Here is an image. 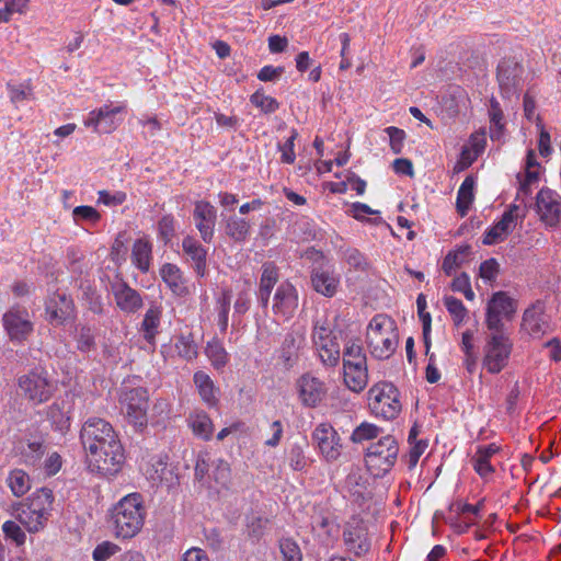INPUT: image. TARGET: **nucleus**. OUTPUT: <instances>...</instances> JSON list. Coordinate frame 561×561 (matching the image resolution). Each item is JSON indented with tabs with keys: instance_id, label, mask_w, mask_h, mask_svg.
Here are the masks:
<instances>
[{
	"instance_id": "1",
	"label": "nucleus",
	"mask_w": 561,
	"mask_h": 561,
	"mask_svg": "<svg viewBox=\"0 0 561 561\" xmlns=\"http://www.w3.org/2000/svg\"><path fill=\"white\" fill-rule=\"evenodd\" d=\"M146 511L140 494L123 497L110 512V523L116 537L128 539L142 528Z\"/></svg>"
},
{
	"instance_id": "2",
	"label": "nucleus",
	"mask_w": 561,
	"mask_h": 561,
	"mask_svg": "<svg viewBox=\"0 0 561 561\" xmlns=\"http://www.w3.org/2000/svg\"><path fill=\"white\" fill-rule=\"evenodd\" d=\"M53 503V491L42 488L33 492L24 502L14 505L12 515L30 533H37L47 524Z\"/></svg>"
},
{
	"instance_id": "3",
	"label": "nucleus",
	"mask_w": 561,
	"mask_h": 561,
	"mask_svg": "<svg viewBox=\"0 0 561 561\" xmlns=\"http://www.w3.org/2000/svg\"><path fill=\"white\" fill-rule=\"evenodd\" d=\"M399 334L396 322L386 314H376L369 322L366 343L377 359H388L396 352Z\"/></svg>"
},
{
	"instance_id": "4",
	"label": "nucleus",
	"mask_w": 561,
	"mask_h": 561,
	"mask_svg": "<svg viewBox=\"0 0 561 561\" xmlns=\"http://www.w3.org/2000/svg\"><path fill=\"white\" fill-rule=\"evenodd\" d=\"M108 444H99L87 451L88 466L91 471L98 472L104 477L116 476L126 460L125 449L121 439L113 438Z\"/></svg>"
},
{
	"instance_id": "5",
	"label": "nucleus",
	"mask_w": 561,
	"mask_h": 561,
	"mask_svg": "<svg viewBox=\"0 0 561 561\" xmlns=\"http://www.w3.org/2000/svg\"><path fill=\"white\" fill-rule=\"evenodd\" d=\"M368 405L376 417L394 420L402 411L400 391L391 382L379 381L368 390Z\"/></svg>"
},
{
	"instance_id": "6",
	"label": "nucleus",
	"mask_w": 561,
	"mask_h": 561,
	"mask_svg": "<svg viewBox=\"0 0 561 561\" xmlns=\"http://www.w3.org/2000/svg\"><path fill=\"white\" fill-rule=\"evenodd\" d=\"M22 394L33 404L48 401L57 390L56 381L44 369H33L18 380Z\"/></svg>"
},
{
	"instance_id": "7",
	"label": "nucleus",
	"mask_w": 561,
	"mask_h": 561,
	"mask_svg": "<svg viewBox=\"0 0 561 561\" xmlns=\"http://www.w3.org/2000/svg\"><path fill=\"white\" fill-rule=\"evenodd\" d=\"M398 454L399 446L396 438L387 435L370 444L365 455V462L375 476H383L394 466Z\"/></svg>"
},
{
	"instance_id": "8",
	"label": "nucleus",
	"mask_w": 561,
	"mask_h": 561,
	"mask_svg": "<svg viewBox=\"0 0 561 561\" xmlns=\"http://www.w3.org/2000/svg\"><path fill=\"white\" fill-rule=\"evenodd\" d=\"M127 105L124 102H113L90 111L83 119V125L99 135L112 134L124 121Z\"/></svg>"
},
{
	"instance_id": "9",
	"label": "nucleus",
	"mask_w": 561,
	"mask_h": 561,
	"mask_svg": "<svg viewBox=\"0 0 561 561\" xmlns=\"http://www.w3.org/2000/svg\"><path fill=\"white\" fill-rule=\"evenodd\" d=\"M513 343L505 331H490L483 348V367L490 374H499L508 363Z\"/></svg>"
},
{
	"instance_id": "10",
	"label": "nucleus",
	"mask_w": 561,
	"mask_h": 561,
	"mask_svg": "<svg viewBox=\"0 0 561 561\" xmlns=\"http://www.w3.org/2000/svg\"><path fill=\"white\" fill-rule=\"evenodd\" d=\"M122 410L128 422L138 431L147 426L148 392L142 387L124 388L119 396Z\"/></svg>"
},
{
	"instance_id": "11",
	"label": "nucleus",
	"mask_w": 561,
	"mask_h": 561,
	"mask_svg": "<svg viewBox=\"0 0 561 561\" xmlns=\"http://www.w3.org/2000/svg\"><path fill=\"white\" fill-rule=\"evenodd\" d=\"M517 311V300L506 291L494 293L488 301L485 324L489 331H505L503 320L511 321Z\"/></svg>"
},
{
	"instance_id": "12",
	"label": "nucleus",
	"mask_w": 561,
	"mask_h": 561,
	"mask_svg": "<svg viewBox=\"0 0 561 561\" xmlns=\"http://www.w3.org/2000/svg\"><path fill=\"white\" fill-rule=\"evenodd\" d=\"M312 340L321 363L327 367H335L341 358L340 344L325 321L314 323Z\"/></svg>"
},
{
	"instance_id": "13",
	"label": "nucleus",
	"mask_w": 561,
	"mask_h": 561,
	"mask_svg": "<svg viewBox=\"0 0 561 561\" xmlns=\"http://www.w3.org/2000/svg\"><path fill=\"white\" fill-rule=\"evenodd\" d=\"M311 438L325 461L333 462L340 458L343 447L341 437L330 423L318 424L311 434Z\"/></svg>"
},
{
	"instance_id": "14",
	"label": "nucleus",
	"mask_w": 561,
	"mask_h": 561,
	"mask_svg": "<svg viewBox=\"0 0 561 561\" xmlns=\"http://www.w3.org/2000/svg\"><path fill=\"white\" fill-rule=\"evenodd\" d=\"M117 437L112 424L100 417L88 419L80 431V440L85 453L99 444H111L112 439Z\"/></svg>"
},
{
	"instance_id": "15",
	"label": "nucleus",
	"mask_w": 561,
	"mask_h": 561,
	"mask_svg": "<svg viewBox=\"0 0 561 561\" xmlns=\"http://www.w3.org/2000/svg\"><path fill=\"white\" fill-rule=\"evenodd\" d=\"M2 324L10 340L19 343L26 341L34 330L28 311L18 306L3 314Z\"/></svg>"
},
{
	"instance_id": "16",
	"label": "nucleus",
	"mask_w": 561,
	"mask_h": 561,
	"mask_svg": "<svg viewBox=\"0 0 561 561\" xmlns=\"http://www.w3.org/2000/svg\"><path fill=\"white\" fill-rule=\"evenodd\" d=\"M520 328L535 339L542 337L551 330L550 317L546 313L545 301L538 299L525 309Z\"/></svg>"
},
{
	"instance_id": "17",
	"label": "nucleus",
	"mask_w": 561,
	"mask_h": 561,
	"mask_svg": "<svg viewBox=\"0 0 561 561\" xmlns=\"http://www.w3.org/2000/svg\"><path fill=\"white\" fill-rule=\"evenodd\" d=\"M524 68L514 59H504L497 66V81L504 98L517 96L522 88Z\"/></svg>"
},
{
	"instance_id": "18",
	"label": "nucleus",
	"mask_w": 561,
	"mask_h": 561,
	"mask_svg": "<svg viewBox=\"0 0 561 561\" xmlns=\"http://www.w3.org/2000/svg\"><path fill=\"white\" fill-rule=\"evenodd\" d=\"M47 320L56 325L73 318L75 304L65 293H55L45 302Z\"/></svg>"
},
{
	"instance_id": "19",
	"label": "nucleus",
	"mask_w": 561,
	"mask_h": 561,
	"mask_svg": "<svg viewBox=\"0 0 561 561\" xmlns=\"http://www.w3.org/2000/svg\"><path fill=\"white\" fill-rule=\"evenodd\" d=\"M298 308V293L289 282H283L275 291L272 310L275 314L289 319Z\"/></svg>"
},
{
	"instance_id": "20",
	"label": "nucleus",
	"mask_w": 561,
	"mask_h": 561,
	"mask_svg": "<svg viewBox=\"0 0 561 561\" xmlns=\"http://www.w3.org/2000/svg\"><path fill=\"white\" fill-rule=\"evenodd\" d=\"M297 389L301 403L308 408H316L327 392L324 383L310 374H305L297 380Z\"/></svg>"
},
{
	"instance_id": "21",
	"label": "nucleus",
	"mask_w": 561,
	"mask_h": 561,
	"mask_svg": "<svg viewBox=\"0 0 561 561\" xmlns=\"http://www.w3.org/2000/svg\"><path fill=\"white\" fill-rule=\"evenodd\" d=\"M304 344L305 333L302 331L291 330L285 335L278 348V360L285 369H290L298 363Z\"/></svg>"
},
{
	"instance_id": "22",
	"label": "nucleus",
	"mask_w": 561,
	"mask_h": 561,
	"mask_svg": "<svg viewBox=\"0 0 561 561\" xmlns=\"http://www.w3.org/2000/svg\"><path fill=\"white\" fill-rule=\"evenodd\" d=\"M112 293L116 306L126 313H135L144 306V300L139 291L131 288L125 282L112 284Z\"/></svg>"
},
{
	"instance_id": "23",
	"label": "nucleus",
	"mask_w": 561,
	"mask_h": 561,
	"mask_svg": "<svg viewBox=\"0 0 561 561\" xmlns=\"http://www.w3.org/2000/svg\"><path fill=\"white\" fill-rule=\"evenodd\" d=\"M162 316V306L153 302L146 310L140 323L139 332L144 340L151 346L152 351L156 348L157 336L160 334Z\"/></svg>"
},
{
	"instance_id": "24",
	"label": "nucleus",
	"mask_w": 561,
	"mask_h": 561,
	"mask_svg": "<svg viewBox=\"0 0 561 561\" xmlns=\"http://www.w3.org/2000/svg\"><path fill=\"white\" fill-rule=\"evenodd\" d=\"M312 288L324 297H333L340 284L339 277L329 268L320 265L311 272Z\"/></svg>"
},
{
	"instance_id": "25",
	"label": "nucleus",
	"mask_w": 561,
	"mask_h": 561,
	"mask_svg": "<svg viewBox=\"0 0 561 561\" xmlns=\"http://www.w3.org/2000/svg\"><path fill=\"white\" fill-rule=\"evenodd\" d=\"M184 254L192 262V267L199 277L207 274V250L193 237H185L182 241Z\"/></svg>"
},
{
	"instance_id": "26",
	"label": "nucleus",
	"mask_w": 561,
	"mask_h": 561,
	"mask_svg": "<svg viewBox=\"0 0 561 561\" xmlns=\"http://www.w3.org/2000/svg\"><path fill=\"white\" fill-rule=\"evenodd\" d=\"M279 274L277 266L272 262L262 265V274L257 290V300L263 308H266L270 301L271 293L278 282Z\"/></svg>"
},
{
	"instance_id": "27",
	"label": "nucleus",
	"mask_w": 561,
	"mask_h": 561,
	"mask_svg": "<svg viewBox=\"0 0 561 561\" xmlns=\"http://www.w3.org/2000/svg\"><path fill=\"white\" fill-rule=\"evenodd\" d=\"M160 276L174 295L182 297L188 294L183 274L175 264H163L160 268Z\"/></svg>"
},
{
	"instance_id": "28",
	"label": "nucleus",
	"mask_w": 561,
	"mask_h": 561,
	"mask_svg": "<svg viewBox=\"0 0 561 561\" xmlns=\"http://www.w3.org/2000/svg\"><path fill=\"white\" fill-rule=\"evenodd\" d=\"M499 451L495 444L479 446L476 454L471 458L473 469L481 478H488L494 472L490 460Z\"/></svg>"
},
{
	"instance_id": "29",
	"label": "nucleus",
	"mask_w": 561,
	"mask_h": 561,
	"mask_svg": "<svg viewBox=\"0 0 561 561\" xmlns=\"http://www.w3.org/2000/svg\"><path fill=\"white\" fill-rule=\"evenodd\" d=\"M152 261V244L147 237L137 239L131 249V262L141 272L150 270Z\"/></svg>"
},
{
	"instance_id": "30",
	"label": "nucleus",
	"mask_w": 561,
	"mask_h": 561,
	"mask_svg": "<svg viewBox=\"0 0 561 561\" xmlns=\"http://www.w3.org/2000/svg\"><path fill=\"white\" fill-rule=\"evenodd\" d=\"M343 380L345 386L353 392H362L368 383L367 365H348L343 367Z\"/></svg>"
},
{
	"instance_id": "31",
	"label": "nucleus",
	"mask_w": 561,
	"mask_h": 561,
	"mask_svg": "<svg viewBox=\"0 0 561 561\" xmlns=\"http://www.w3.org/2000/svg\"><path fill=\"white\" fill-rule=\"evenodd\" d=\"M70 402L65 399L56 400L47 411V416L53 426L60 432L70 427Z\"/></svg>"
},
{
	"instance_id": "32",
	"label": "nucleus",
	"mask_w": 561,
	"mask_h": 561,
	"mask_svg": "<svg viewBox=\"0 0 561 561\" xmlns=\"http://www.w3.org/2000/svg\"><path fill=\"white\" fill-rule=\"evenodd\" d=\"M514 221V213H503L501 220L484 233L483 243L490 245L503 241L512 230Z\"/></svg>"
},
{
	"instance_id": "33",
	"label": "nucleus",
	"mask_w": 561,
	"mask_h": 561,
	"mask_svg": "<svg viewBox=\"0 0 561 561\" xmlns=\"http://www.w3.org/2000/svg\"><path fill=\"white\" fill-rule=\"evenodd\" d=\"M308 442L304 438L301 442L293 443L286 451V459L289 467L295 471H302L309 465V458L306 456Z\"/></svg>"
},
{
	"instance_id": "34",
	"label": "nucleus",
	"mask_w": 561,
	"mask_h": 561,
	"mask_svg": "<svg viewBox=\"0 0 561 561\" xmlns=\"http://www.w3.org/2000/svg\"><path fill=\"white\" fill-rule=\"evenodd\" d=\"M7 90L10 101L15 105L35 99L31 79L21 82L11 80L7 83Z\"/></svg>"
},
{
	"instance_id": "35",
	"label": "nucleus",
	"mask_w": 561,
	"mask_h": 561,
	"mask_svg": "<svg viewBox=\"0 0 561 561\" xmlns=\"http://www.w3.org/2000/svg\"><path fill=\"white\" fill-rule=\"evenodd\" d=\"M173 343L178 357L185 360H193L197 357L198 347L191 332L175 335Z\"/></svg>"
},
{
	"instance_id": "36",
	"label": "nucleus",
	"mask_w": 561,
	"mask_h": 561,
	"mask_svg": "<svg viewBox=\"0 0 561 561\" xmlns=\"http://www.w3.org/2000/svg\"><path fill=\"white\" fill-rule=\"evenodd\" d=\"M194 383L198 389L202 400L209 407H215L218 402L215 391V386L210 377L199 370L194 374Z\"/></svg>"
},
{
	"instance_id": "37",
	"label": "nucleus",
	"mask_w": 561,
	"mask_h": 561,
	"mask_svg": "<svg viewBox=\"0 0 561 561\" xmlns=\"http://www.w3.org/2000/svg\"><path fill=\"white\" fill-rule=\"evenodd\" d=\"M190 426L193 433L203 438L204 440H209L214 433V425L208 416V414L204 411H198L192 413L188 417Z\"/></svg>"
},
{
	"instance_id": "38",
	"label": "nucleus",
	"mask_w": 561,
	"mask_h": 561,
	"mask_svg": "<svg viewBox=\"0 0 561 561\" xmlns=\"http://www.w3.org/2000/svg\"><path fill=\"white\" fill-rule=\"evenodd\" d=\"M470 254V245H461L456 250L448 252L447 255L444 257L442 270L446 275H453L458 267H460L465 262L468 261Z\"/></svg>"
},
{
	"instance_id": "39",
	"label": "nucleus",
	"mask_w": 561,
	"mask_h": 561,
	"mask_svg": "<svg viewBox=\"0 0 561 561\" xmlns=\"http://www.w3.org/2000/svg\"><path fill=\"white\" fill-rule=\"evenodd\" d=\"M172 474L168 466L167 459L161 456H156L150 459L146 468V476L154 483H162L169 481V476Z\"/></svg>"
},
{
	"instance_id": "40",
	"label": "nucleus",
	"mask_w": 561,
	"mask_h": 561,
	"mask_svg": "<svg viewBox=\"0 0 561 561\" xmlns=\"http://www.w3.org/2000/svg\"><path fill=\"white\" fill-rule=\"evenodd\" d=\"M205 354L216 370H222L229 363V354L219 340L213 339L209 341Z\"/></svg>"
},
{
	"instance_id": "41",
	"label": "nucleus",
	"mask_w": 561,
	"mask_h": 561,
	"mask_svg": "<svg viewBox=\"0 0 561 561\" xmlns=\"http://www.w3.org/2000/svg\"><path fill=\"white\" fill-rule=\"evenodd\" d=\"M7 483L13 495L18 497L24 495L31 489L30 476L22 469L11 470L7 478Z\"/></svg>"
},
{
	"instance_id": "42",
	"label": "nucleus",
	"mask_w": 561,
	"mask_h": 561,
	"mask_svg": "<svg viewBox=\"0 0 561 561\" xmlns=\"http://www.w3.org/2000/svg\"><path fill=\"white\" fill-rule=\"evenodd\" d=\"M367 365V357L358 341H348L343 351V367Z\"/></svg>"
},
{
	"instance_id": "43",
	"label": "nucleus",
	"mask_w": 561,
	"mask_h": 561,
	"mask_svg": "<svg viewBox=\"0 0 561 561\" xmlns=\"http://www.w3.org/2000/svg\"><path fill=\"white\" fill-rule=\"evenodd\" d=\"M250 230L249 222L237 215L229 216L226 220V233L234 241L245 240Z\"/></svg>"
},
{
	"instance_id": "44",
	"label": "nucleus",
	"mask_w": 561,
	"mask_h": 561,
	"mask_svg": "<svg viewBox=\"0 0 561 561\" xmlns=\"http://www.w3.org/2000/svg\"><path fill=\"white\" fill-rule=\"evenodd\" d=\"M194 222L201 232L202 239L209 243L214 236L216 213H194Z\"/></svg>"
},
{
	"instance_id": "45",
	"label": "nucleus",
	"mask_w": 561,
	"mask_h": 561,
	"mask_svg": "<svg viewBox=\"0 0 561 561\" xmlns=\"http://www.w3.org/2000/svg\"><path fill=\"white\" fill-rule=\"evenodd\" d=\"M474 185L476 181L472 176H467L461 183L458 194L456 210H468L474 199Z\"/></svg>"
},
{
	"instance_id": "46",
	"label": "nucleus",
	"mask_w": 561,
	"mask_h": 561,
	"mask_svg": "<svg viewBox=\"0 0 561 561\" xmlns=\"http://www.w3.org/2000/svg\"><path fill=\"white\" fill-rule=\"evenodd\" d=\"M537 210H560L561 196L551 188H541L536 196Z\"/></svg>"
},
{
	"instance_id": "47",
	"label": "nucleus",
	"mask_w": 561,
	"mask_h": 561,
	"mask_svg": "<svg viewBox=\"0 0 561 561\" xmlns=\"http://www.w3.org/2000/svg\"><path fill=\"white\" fill-rule=\"evenodd\" d=\"M344 540L350 552H353L355 556H363L367 553L370 549V543L366 537H362L359 534L355 531L344 533Z\"/></svg>"
},
{
	"instance_id": "48",
	"label": "nucleus",
	"mask_w": 561,
	"mask_h": 561,
	"mask_svg": "<svg viewBox=\"0 0 561 561\" xmlns=\"http://www.w3.org/2000/svg\"><path fill=\"white\" fill-rule=\"evenodd\" d=\"M76 342L78 351L89 353L96 347L95 333L90 327L82 325L78 329L76 334Z\"/></svg>"
},
{
	"instance_id": "49",
	"label": "nucleus",
	"mask_w": 561,
	"mask_h": 561,
	"mask_svg": "<svg viewBox=\"0 0 561 561\" xmlns=\"http://www.w3.org/2000/svg\"><path fill=\"white\" fill-rule=\"evenodd\" d=\"M444 306L450 313L455 325H460L467 318L468 310L458 298L454 296L444 297Z\"/></svg>"
},
{
	"instance_id": "50",
	"label": "nucleus",
	"mask_w": 561,
	"mask_h": 561,
	"mask_svg": "<svg viewBox=\"0 0 561 561\" xmlns=\"http://www.w3.org/2000/svg\"><path fill=\"white\" fill-rule=\"evenodd\" d=\"M250 102L255 107L260 108L261 112L264 113V114L275 113L278 110V107H279V103L277 102L276 99H274V98H272L270 95H266L261 90L255 91L250 96Z\"/></svg>"
},
{
	"instance_id": "51",
	"label": "nucleus",
	"mask_w": 561,
	"mask_h": 561,
	"mask_svg": "<svg viewBox=\"0 0 561 561\" xmlns=\"http://www.w3.org/2000/svg\"><path fill=\"white\" fill-rule=\"evenodd\" d=\"M232 293L230 289H224L218 298V324L225 332L228 328V316L230 310Z\"/></svg>"
},
{
	"instance_id": "52",
	"label": "nucleus",
	"mask_w": 561,
	"mask_h": 561,
	"mask_svg": "<svg viewBox=\"0 0 561 561\" xmlns=\"http://www.w3.org/2000/svg\"><path fill=\"white\" fill-rule=\"evenodd\" d=\"M380 433V428L375 424L363 422L352 433L351 440L353 443H363L376 438Z\"/></svg>"
},
{
	"instance_id": "53",
	"label": "nucleus",
	"mask_w": 561,
	"mask_h": 561,
	"mask_svg": "<svg viewBox=\"0 0 561 561\" xmlns=\"http://www.w3.org/2000/svg\"><path fill=\"white\" fill-rule=\"evenodd\" d=\"M489 114H490V123H491V137L492 138L500 137V135L502 134V130L504 128V124H503L504 115H503V112L501 110L499 102L494 99L491 100Z\"/></svg>"
},
{
	"instance_id": "54",
	"label": "nucleus",
	"mask_w": 561,
	"mask_h": 561,
	"mask_svg": "<svg viewBox=\"0 0 561 561\" xmlns=\"http://www.w3.org/2000/svg\"><path fill=\"white\" fill-rule=\"evenodd\" d=\"M211 472L210 476L214 478V480L222 485L226 486L230 480V466L229 463L224 459H216L211 462Z\"/></svg>"
},
{
	"instance_id": "55",
	"label": "nucleus",
	"mask_w": 561,
	"mask_h": 561,
	"mask_svg": "<svg viewBox=\"0 0 561 561\" xmlns=\"http://www.w3.org/2000/svg\"><path fill=\"white\" fill-rule=\"evenodd\" d=\"M250 306L251 284L249 280H245L243 287L238 291L237 299L233 305L234 313L242 316L249 311Z\"/></svg>"
},
{
	"instance_id": "56",
	"label": "nucleus",
	"mask_w": 561,
	"mask_h": 561,
	"mask_svg": "<svg viewBox=\"0 0 561 561\" xmlns=\"http://www.w3.org/2000/svg\"><path fill=\"white\" fill-rule=\"evenodd\" d=\"M385 133L389 137V146L394 154H400L404 147L407 134L403 129L396 126L385 128Z\"/></svg>"
},
{
	"instance_id": "57",
	"label": "nucleus",
	"mask_w": 561,
	"mask_h": 561,
	"mask_svg": "<svg viewBox=\"0 0 561 561\" xmlns=\"http://www.w3.org/2000/svg\"><path fill=\"white\" fill-rule=\"evenodd\" d=\"M279 549L284 561H302V554L299 546L291 538H283L279 540Z\"/></svg>"
},
{
	"instance_id": "58",
	"label": "nucleus",
	"mask_w": 561,
	"mask_h": 561,
	"mask_svg": "<svg viewBox=\"0 0 561 561\" xmlns=\"http://www.w3.org/2000/svg\"><path fill=\"white\" fill-rule=\"evenodd\" d=\"M2 531L7 539L13 541L16 546H23L26 540V535L14 520H7L2 525Z\"/></svg>"
},
{
	"instance_id": "59",
	"label": "nucleus",
	"mask_w": 561,
	"mask_h": 561,
	"mask_svg": "<svg viewBox=\"0 0 561 561\" xmlns=\"http://www.w3.org/2000/svg\"><path fill=\"white\" fill-rule=\"evenodd\" d=\"M298 137V131L296 129H291L290 136L286 139L284 144L278 145V150L280 151V161L283 163L291 164L295 162L296 154L294 151L295 140Z\"/></svg>"
},
{
	"instance_id": "60",
	"label": "nucleus",
	"mask_w": 561,
	"mask_h": 561,
	"mask_svg": "<svg viewBox=\"0 0 561 561\" xmlns=\"http://www.w3.org/2000/svg\"><path fill=\"white\" fill-rule=\"evenodd\" d=\"M82 299L93 313L100 314L103 312L102 297L92 286L88 285L83 288Z\"/></svg>"
},
{
	"instance_id": "61",
	"label": "nucleus",
	"mask_w": 561,
	"mask_h": 561,
	"mask_svg": "<svg viewBox=\"0 0 561 561\" xmlns=\"http://www.w3.org/2000/svg\"><path fill=\"white\" fill-rule=\"evenodd\" d=\"M211 458L208 453H199L195 462V478L198 481H203L206 476H210L211 472Z\"/></svg>"
},
{
	"instance_id": "62",
	"label": "nucleus",
	"mask_w": 561,
	"mask_h": 561,
	"mask_svg": "<svg viewBox=\"0 0 561 561\" xmlns=\"http://www.w3.org/2000/svg\"><path fill=\"white\" fill-rule=\"evenodd\" d=\"M119 550L118 546L111 542L104 541L98 545L93 550V560L94 561H107L112 556H114Z\"/></svg>"
},
{
	"instance_id": "63",
	"label": "nucleus",
	"mask_w": 561,
	"mask_h": 561,
	"mask_svg": "<svg viewBox=\"0 0 561 561\" xmlns=\"http://www.w3.org/2000/svg\"><path fill=\"white\" fill-rule=\"evenodd\" d=\"M126 199V194L124 192H114L110 193L107 191L99 192L98 202L106 207H117L121 206Z\"/></svg>"
},
{
	"instance_id": "64",
	"label": "nucleus",
	"mask_w": 561,
	"mask_h": 561,
	"mask_svg": "<svg viewBox=\"0 0 561 561\" xmlns=\"http://www.w3.org/2000/svg\"><path fill=\"white\" fill-rule=\"evenodd\" d=\"M158 231L160 238L168 243L175 232L174 218L171 215H165L158 224Z\"/></svg>"
}]
</instances>
